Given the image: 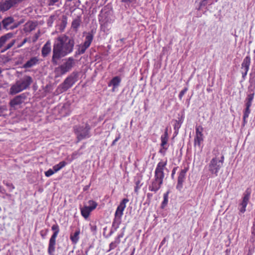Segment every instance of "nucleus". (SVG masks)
Here are the masks:
<instances>
[{"mask_svg":"<svg viewBox=\"0 0 255 255\" xmlns=\"http://www.w3.org/2000/svg\"><path fill=\"white\" fill-rule=\"evenodd\" d=\"M169 192H167L163 195V201L162 202L161 207L164 208L168 203Z\"/></svg>","mask_w":255,"mask_h":255,"instance_id":"473e14b6","label":"nucleus"},{"mask_svg":"<svg viewBox=\"0 0 255 255\" xmlns=\"http://www.w3.org/2000/svg\"><path fill=\"white\" fill-rule=\"evenodd\" d=\"M40 36V31H38L37 33H36L32 39V42H35L37 39H38L39 37Z\"/></svg>","mask_w":255,"mask_h":255,"instance_id":"a19ab883","label":"nucleus"},{"mask_svg":"<svg viewBox=\"0 0 255 255\" xmlns=\"http://www.w3.org/2000/svg\"><path fill=\"white\" fill-rule=\"evenodd\" d=\"M22 0H15V1H16V3H18L19 2L22 1Z\"/></svg>","mask_w":255,"mask_h":255,"instance_id":"052dcab7","label":"nucleus"},{"mask_svg":"<svg viewBox=\"0 0 255 255\" xmlns=\"http://www.w3.org/2000/svg\"><path fill=\"white\" fill-rule=\"evenodd\" d=\"M3 183L8 187L10 192H11L15 188L14 186L11 183L4 180Z\"/></svg>","mask_w":255,"mask_h":255,"instance_id":"f704fd0d","label":"nucleus"},{"mask_svg":"<svg viewBox=\"0 0 255 255\" xmlns=\"http://www.w3.org/2000/svg\"><path fill=\"white\" fill-rule=\"evenodd\" d=\"M66 165V162L64 161L60 162L58 164L55 165L53 167V170L55 172L60 170L61 168L64 167Z\"/></svg>","mask_w":255,"mask_h":255,"instance_id":"7c9ffc66","label":"nucleus"},{"mask_svg":"<svg viewBox=\"0 0 255 255\" xmlns=\"http://www.w3.org/2000/svg\"><path fill=\"white\" fill-rule=\"evenodd\" d=\"M36 25L35 22L28 21L25 24L23 30L25 32H30L35 29Z\"/></svg>","mask_w":255,"mask_h":255,"instance_id":"b1692460","label":"nucleus"},{"mask_svg":"<svg viewBox=\"0 0 255 255\" xmlns=\"http://www.w3.org/2000/svg\"><path fill=\"white\" fill-rule=\"evenodd\" d=\"M2 72L1 68L0 67V74H1Z\"/></svg>","mask_w":255,"mask_h":255,"instance_id":"680f3d73","label":"nucleus"},{"mask_svg":"<svg viewBox=\"0 0 255 255\" xmlns=\"http://www.w3.org/2000/svg\"><path fill=\"white\" fill-rule=\"evenodd\" d=\"M86 255H88V251H86Z\"/></svg>","mask_w":255,"mask_h":255,"instance_id":"0e129e2a","label":"nucleus"},{"mask_svg":"<svg viewBox=\"0 0 255 255\" xmlns=\"http://www.w3.org/2000/svg\"><path fill=\"white\" fill-rule=\"evenodd\" d=\"M125 230V227L122 229V232L115 238V241L110 243L109 245V250L108 251H110L115 249L121 243L120 239L121 238H122L124 236Z\"/></svg>","mask_w":255,"mask_h":255,"instance_id":"412c9836","label":"nucleus"},{"mask_svg":"<svg viewBox=\"0 0 255 255\" xmlns=\"http://www.w3.org/2000/svg\"><path fill=\"white\" fill-rule=\"evenodd\" d=\"M251 113V110L250 109H247L245 108V109L244 111V115H243V122L242 126L244 127L247 123V119L249 117V114Z\"/></svg>","mask_w":255,"mask_h":255,"instance_id":"c756f323","label":"nucleus"},{"mask_svg":"<svg viewBox=\"0 0 255 255\" xmlns=\"http://www.w3.org/2000/svg\"><path fill=\"white\" fill-rule=\"evenodd\" d=\"M115 231H116L115 230V228L112 227V229L111 230V231L110 232L109 234L106 237L108 238V237H110L114 233Z\"/></svg>","mask_w":255,"mask_h":255,"instance_id":"3c124183","label":"nucleus"},{"mask_svg":"<svg viewBox=\"0 0 255 255\" xmlns=\"http://www.w3.org/2000/svg\"><path fill=\"white\" fill-rule=\"evenodd\" d=\"M188 90L187 88H185L184 89H183L179 93V98L180 99H181L182 97L184 96V95L186 93V92Z\"/></svg>","mask_w":255,"mask_h":255,"instance_id":"58836bf2","label":"nucleus"},{"mask_svg":"<svg viewBox=\"0 0 255 255\" xmlns=\"http://www.w3.org/2000/svg\"><path fill=\"white\" fill-rule=\"evenodd\" d=\"M82 154V153L79 152V150L74 152L72 154V157L73 159L77 158L79 156Z\"/></svg>","mask_w":255,"mask_h":255,"instance_id":"4c0bfd02","label":"nucleus"},{"mask_svg":"<svg viewBox=\"0 0 255 255\" xmlns=\"http://www.w3.org/2000/svg\"><path fill=\"white\" fill-rule=\"evenodd\" d=\"M32 82V79L30 76H24L23 78L16 81V82L11 86L9 89V94L12 95H15L26 89L29 87Z\"/></svg>","mask_w":255,"mask_h":255,"instance_id":"20e7f679","label":"nucleus"},{"mask_svg":"<svg viewBox=\"0 0 255 255\" xmlns=\"http://www.w3.org/2000/svg\"><path fill=\"white\" fill-rule=\"evenodd\" d=\"M135 1H136V0H121V1L122 2L127 3V4H129V3H132L133 2H135Z\"/></svg>","mask_w":255,"mask_h":255,"instance_id":"de8ad7c7","label":"nucleus"},{"mask_svg":"<svg viewBox=\"0 0 255 255\" xmlns=\"http://www.w3.org/2000/svg\"><path fill=\"white\" fill-rule=\"evenodd\" d=\"M91 127L90 125L86 123L85 126H75L74 127V132L77 136L78 141L83 140L85 138L90 137V130Z\"/></svg>","mask_w":255,"mask_h":255,"instance_id":"423d86ee","label":"nucleus"},{"mask_svg":"<svg viewBox=\"0 0 255 255\" xmlns=\"http://www.w3.org/2000/svg\"><path fill=\"white\" fill-rule=\"evenodd\" d=\"M2 190L5 192V189H3L1 186H0V192H2Z\"/></svg>","mask_w":255,"mask_h":255,"instance_id":"4d7b16f0","label":"nucleus"},{"mask_svg":"<svg viewBox=\"0 0 255 255\" xmlns=\"http://www.w3.org/2000/svg\"><path fill=\"white\" fill-rule=\"evenodd\" d=\"M16 4L15 0H7L0 3V11H5Z\"/></svg>","mask_w":255,"mask_h":255,"instance_id":"aec40b11","label":"nucleus"},{"mask_svg":"<svg viewBox=\"0 0 255 255\" xmlns=\"http://www.w3.org/2000/svg\"><path fill=\"white\" fill-rule=\"evenodd\" d=\"M66 18L65 17L64 19H63L62 21V24L61 25V27H62V29H64L65 27H66L67 22H66Z\"/></svg>","mask_w":255,"mask_h":255,"instance_id":"49530a36","label":"nucleus"},{"mask_svg":"<svg viewBox=\"0 0 255 255\" xmlns=\"http://www.w3.org/2000/svg\"><path fill=\"white\" fill-rule=\"evenodd\" d=\"M207 0H202L200 2V6H205L207 4Z\"/></svg>","mask_w":255,"mask_h":255,"instance_id":"603ef678","label":"nucleus"},{"mask_svg":"<svg viewBox=\"0 0 255 255\" xmlns=\"http://www.w3.org/2000/svg\"><path fill=\"white\" fill-rule=\"evenodd\" d=\"M12 36V33H8L0 37V49L3 47V49L1 50V52H4L13 46L16 41V40L15 39H12L9 43L4 45L5 43L8 41V40L11 38Z\"/></svg>","mask_w":255,"mask_h":255,"instance_id":"9d476101","label":"nucleus"},{"mask_svg":"<svg viewBox=\"0 0 255 255\" xmlns=\"http://www.w3.org/2000/svg\"><path fill=\"white\" fill-rule=\"evenodd\" d=\"M115 19L112 16L107 15L104 19L100 20L101 30L108 34L112 28V24L114 22Z\"/></svg>","mask_w":255,"mask_h":255,"instance_id":"9b49d317","label":"nucleus"},{"mask_svg":"<svg viewBox=\"0 0 255 255\" xmlns=\"http://www.w3.org/2000/svg\"><path fill=\"white\" fill-rule=\"evenodd\" d=\"M134 251H135V248H134V249H133V251H132V253H134Z\"/></svg>","mask_w":255,"mask_h":255,"instance_id":"e2e57ef3","label":"nucleus"},{"mask_svg":"<svg viewBox=\"0 0 255 255\" xmlns=\"http://www.w3.org/2000/svg\"><path fill=\"white\" fill-rule=\"evenodd\" d=\"M2 193H3V194H5V195L7 197H10L11 196V195L9 194H8V193H6V192L4 191L3 190H2V192H1Z\"/></svg>","mask_w":255,"mask_h":255,"instance_id":"6e6d98bb","label":"nucleus"},{"mask_svg":"<svg viewBox=\"0 0 255 255\" xmlns=\"http://www.w3.org/2000/svg\"><path fill=\"white\" fill-rule=\"evenodd\" d=\"M178 167H175L173 168V169L172 170V173H171V178L173 179L174 175L176 173V170L177 169Z\"/></svg>","mask_w":255,"mask_h":255,"instance_id":"09e8293b","label":"nucleus"},{"mask_svg":"<svg viewBox=\"0 0 255 255\" xmlns=\"http://www.w3.org/2000/svg\"><path fill=\"white\" fill-rule=\"evenodd\" d=\"M121 78L118 76H116L114 77L111 81H110V83L109 84V86H110L111 85H112L113 86V91L114 90V88L117 87L121 83Z\"/></svg>","mask_w":255,"mask_h":255,"instance_id":"bb28decb","label":"nucleus"},{"mask_svg":"<svg viewBox=\"0 0 255 255\" xmlns=\"http://www.w3.org/2000/svg\"><path fill=\"white\" fill-rule=\"evenodd\" d=\"M90 186V184L88 185H86L85 186L84 188H83V190L84 191H87L89 189V187Z\"/></svg>","mask_w":255,"mask_h":255,"instance_id":"5fc2aeb1","label":"nucleus"},{"mask_svg":"<svg viewBox=\"0 0 255 255\" xmlns=\"http://www.w3.org/2000/svg\"><path fill=\"white\" fill-rule=\"evenodd\" d=\"M81 23V19L79 16L77 17L74 19L72 22V28L74 29L76 31H77Z\"/></svg>","mask_w":255,"mask_h":255,"instance_id":"cd10ccee","label":"nucleus"},{"mask_svg":"<svg viewBox=\"0 0 255 255\" xmlns=\"http://www.w3.org/2000/svg\"><path fill=\"white\" fill-rule=\"evenodd\" d=\"M27 41V39L26 38H24L22 42L17 45V48H20L22 47L26 42Z\"/></svg>","mask_w":255,"mask_h":255,"instance_id":"c03bdc74","label":"nucleus"},{"mask_svg":"<svg viewBox=\"0 0 255 255\" xmlns=\"http://www.w3.org/2000/svg\"><path fill=\"white\" fill-rule=\"evenodd\" d=\"M251 64V58L249 56H246L242 63V69L244 71H249Z\"/></svg>","mask_w":255,"mask_h":255,"instance_id":"393cba45","label":"nucleus"},{"mask_svg":"<svg viewBox=\"0 0 255 255\" xmlns=\"http://www.w3.org/2000/svg\"><path fill=\"white\" fill-rule=\"evenodd\" d=\"M251 194V189L247 188L243 195V197L241 203L239 204V210L240 213L243 214L246 210V207L249 201Z\"/></svg>","mask_w":255,"mask_h":255,"instance_id":"f8f14e48","label":"nucleus"},{"mask_svg":"<svg viewBox=\"0 0 255 255\" xmlns=\"http://www.w3.org/2000/svg\"><path fill=\"white\" fill-rule=\"evenodd\" d=\"M76 60L73 57L65 59L63 63L54 69L55 78L60 77L70 72L76 65Z\"/></svg>","mask_w":255,"mask_h":255,"instance_id":"7ed1b4c3","label":"nucleus"},{"mask_svg":"<svg viewBox=\"0 0 255 255\" xmlns=\"http://www.w3.org/2000/svg\"><path fill=\"white\" fill-rule=\"evenodd\" d=\"M224 160V156H222L221 159H219L217 157V155H216L215 157L211 160L209 164L208 167L209 171L212 174L217 176L220 169L223 166Z\"/></svg>","mask_w":255,"mask_h":255,"instance_id":"0eeeda50","label":"nucleus"},{"mask_svg":"<svg viewBox=\"0 0 255 255\" xmlns=\"http://www.w3.org/2000/svg\"><path fill=\"white\" fill-rule=\"evenodd\" d=\"M82 216L85 218L87 219L90 213L92 211L87 205H85L83 207L80 208Z\"/></svg>","mask_w":255,"mask_h":255,"instance_id":"a878e982","label":"nucleus"},{"mask_svg":"<svg viewBox=\"0 0 255 255\" xmlns=\"http://www.w3.org/2000/svg\"><path fill=\"white\" fill-rule=\"evenodd\" d=\"M248 71H244L243 70L242 73V77L244 79H245L247 75V73H248Z\"/></svg>","mask_w":255,"mask_h":255,"instance_id":"8fccbe9b","label":"nucleus"},{"mask_svg":"<svg viewBox=\"0 0 255 255\" xmlns=\"http://www.w3.org/2000/svg\"><path fill=\"white\" fill-rule=\"evenodd\" d=\"M51 229L54 233L49 240L48 249V253L49 255H53L55 250L56 238L59 232V228L57 224L52 225Z\"/></svg>","mask_w":255,"mask_h":255,"instance_id":"1a4fd4ad","label":"nucleus"},{"mask_svg":"<svg viewBox=\"0 0 255 255\" xmlns=\"http://www.w3.org/2000/svg\"><path fill=\"white\" fill-rule=\"evenodd\" d=\"M94 35L92 31L88 32L85 37V40L83 44L78 45V48L75 52V55H80L84 54L93 41Z\"/></svg>","mask_w":255,"mask_h":255,"instance_id":"6e6552de","label":"nucleus"},{"mask_svg":"<svg viewBox=\"0 0 255 255\" xmlns=\"http://www.w3.org/2000/svg\"><path fill=\"white\" fill-rule=\"evenodd\" d=\"M130 255H133V253H131V254H130Z\"/></svg>","mask_w":255,"mask_h":255,"instance_id":"69168bd1","label":"nucleus"},{"mask_svg":"<svg viewBox=\"0 0 255 255\" xmlns=\"http://www.w3.org/2000/svg\"><path fill=\"white\" fill-rule=\"evenodd\" d=\"M80 233V230H77L73 235H71L70 239L72 243L76 244L79 240V235Z\"/></svg>","mask_w":255,"mask_h":255,"instance_id":"c85d7f7f","label":"nucleus"},{"mask_svg":"<svg viewBox=\"0 0 255 255\" xmlns=\"http://www.w3.org/2000/svg\"><path fill=\"white\" fill-rule=\"evenodd\" d=\"M51 51V42L49 40L46 41L41 49V54L43 57H46Z\"/></svg>","mask_w":255,"mask_h":255,"instance_id":"4be33fe9","label":"nucleus"},{"mask_svg":"<svg viewBox=\"0 0 255 255\" xmlns=\"http://www.w3.org/2000/svg\"><path fill=\"white\" fill-rule=\"evenodd\" d=\"M249 92L250 93L248 94L247 97L245 100V106L246 108L250 109L251 106H252V101L254 98L255 93H254V89L255 87L253 88H252V86H249Z\"/></svg>","mask_w":255,"mask_h":255,"instance_id":"6ab92c4d","label":"nucleus"},{"mask_svg":"<svg viewBox=\"0 0 255 255\" xmlns=\"http://www.w3.org/2000/svg\"><path fill=\"white\" fill-rule=\"evenodd\" d=\"M74 44V39L65 34H62L55 38L53 46L52 63L54 65H58V61L62 57L73 51Z\"/></svg>","mask_w":255,"mask_h":255,"instance_id":"f257e3e1","label":"nucleus"},{"mask_svg":"<svg viewBox=\"0 0 255 255\" xmlns=\"http://www.w3.org/2000/svg\"><path fill=\"white\" fill-rule=\"evenodd\" d=\"M14 19L12 17H7L2 21L3 27L7 30L13 29L18 26V24H11L13 23Z\"/></svg>","mask_w":255,"mask_h":255,"instance_id":"a211bd4d","label":"nucleus"},{"mask_svg":"<svg viewBox=\"0 0 255 255\" xmlns=\"http://www.w3.org/2000/svg\"><path fill=\"white\" fill-rule=\"evenodd\" d=\"M26 99V95L23 93L18 95L12 99L9 103L11 107H14L16 106L19 105L23 103Z\"/></svg>","mask_w":255,"mask_h":255,"instance_id":"dca6fc26","label":"nucleus"},{"mask_svg":"<svg viewBox=\"0 0 255 255\" xmlns=\"http://www.w3.org/2000/svg\"><path fill=\"white\" fill-rule=\"evenodd\" d=\"M129 201V200L128 198H124L121 202L120 205L118 206L117 209L118 210H122L123 211H124L126 207V204Z\"/></svg>","mask_w":255,"mask_h":255,"instance_id":"2f4dec72","label":"nucleus"},{"mask_svg":"<svg viewBox=\"0 0 255 255\" xmlns=\"http://www.w3.org/2000/svg\"><path fill=\"white\" fill-rule=\"evenodd\" d=\"M59 0H48L49 5H53L56 2H58Z\"/></svg>","mask_w":255,"mask_h":255,"instance_id":"a18cd8bd","label":"nucleus"},{"mask_svg":"<svg viewBox=\"0 0 255 255\" xmlns=\"http://www.w3.org/2000/svg\"><path fill=\"white\" fill-rule=\"evenodd\" d=\"M165 241H166L165 238H164V239L162 240V241L161 242V245H163L164 244V243H165Z\"/></svg>","mask_w":255,"mask_h":255,"instance_id":"13d9d810","label":"nucleus"},{"mask_svg":"<svg viewBox=\"0 0 255 255\" xmlns=\"http://www.w3.org/2000/svg\"><path fill=\"white\" fill-rule=\"evenodd\" d=\"M166 165L167 161H161L158 163L155 170L154 179L149 186L150 191L156 192L160 188L165 176L164 170H167Z\"/></svg>","mask_w":255,"mask_h":255,"instance_id":"f03ea898","label":"nucleus"},{"mask_svg":"<svg viewBox=\"0 0 255 255\" xmlns=\"http://www.w3.org/2000/svg\"><path fill=\"white\" fill-rule=\"evenodd\" d=\"M136 186L134 188V191L135 192H137L138 191V190L140 188V187L141 186V184H140V181L139 180H137L135 182Z\"/></svg>","mask_w":255,"mask_h":255,"instance_id":"ea45409f","label":"nucleus"},{"mask_svg":"<svg viewBox=\"0 0 255 255\" xmlns=\"http://www.w3.org/2000/svg\"><path fill=\"white\" fill-rule=\"evenodd\" d=\"M196 135L194 137V146H200L201 143L203 141L204 135L203 134V128L201 126H196L195 127Z\"/></svg>","mask_w":255,"mask_h":255,"instance_id":"ddd939ff","label":"nucleus"},{"mask_svg":"<svg viewBox=\"0 0 255 255\" xmlns=\"http://www.w3.org/2000/svg\"><path fill=\"white\" fill-rule=\"evenodd\" d=\"M40 62V60L38 56L32 57L23 65L22 67L25 69L30 68L38 65Z\"/></svg>","mask_w":255,"mask_h":255,"instance_id":"f3484780","label":"nucleus"},{"mask_svg":"<svg viewBox=\"0 0 255 255\" xmlns=\"http://www.w3.org/2000/svg\"><path fill=\"white\" fill-rule=\"evenodd\" d=\"M147 197L149 198V197H151V196H152V194H150V193H148V194H147Z\"/></svg>","mask_w":255,"mask_h":255,"instance_id":"bf43d9fd","label":"nucleus"},{"mask_svg":"<svg viewBox=\"0 0 255 255\" xmlns=\"http://www.w3.org/2000/svg\"><path fill=\"white\" fill-rule=\"evenodd\" d=\"M90 230L91 231V232H92L93 233L95 234L97 232V226L95 224H90Z\"/></svg>","mask_w":255,"mask_h":255,"instance_id":"c9c22d12","label":"nucleus"},{"mask_svg":"<svg viewBox=\"0 0 255 255\" xmlns=\"http://www.w3.org/2000/svg\"><path fill=\"white\" fill-rule=\"evenodd\" d=\"M78 74L77 72L74 71L69 75L60 84L57 90L60 93H63L70 89L77 81Z\"/></svg>","mask_w":255,"mask_h":255,"instance_id":"39448f33","label":"nucleus"},{"mask_svg":"<svg viewBox=\"0 0 255 255\" xmlns=\"http://www.w3.org/2000/svg\"><path fill=\"white\" fill-rule=\"evenodd\" d=\"M123 212L124 211L118 210V209H117L116 211L115 217L112 223L113 228H115V231H117L121 223V218L123 215Z\"/></svg>","mask_w":255,"mask_h":255,"instance_id":"4468645a","label":"nucleus"},{"mask_svg":"<svg viewBox=\"0 0 255 255\" xmlns=\"http://www.w3.org/2000/svg\"><path fill=\"white\" fill-rule=\"evenodd\" d=\"M121 135L119 134L118 136L115 138V140H113L111 144V146H114L116 144V142L120 139Z\"/></svg>","mask_w":255,"mask_h":255,"instance_id":"37998d69","label":"nucleus"},{"mask_svg":"<svg viewBox=\"0 0 255 255\" xmlns=\"http://www.w3.org/2000/svg\"><path fill=\"white\" fill-rule=\"evenodd\" d=\"M167 149H165V148H163L162 147L160 149L159 152L162 153V154H163V155H164Z\"/></svg>","mask_w":255,"mask_h":255,"instance_id":"864d4df0","label":"nucleus"},{"mask_svg":"<svg viewBox=\"0 0 255 255\" xmlns=\"http://www.w3.org/2000/svg\"><path fill=\"white\" fill-rule=\"evenodd\" d=\"M55 171L53 169H49L47 171L45 172V175L47 177H49L53 175L55 173Z\"/></svg>","mask_w":255,"mask_h":255,"instance_id":"e433bc0d","label":"nucleus"},{"mask_svg":"<svg viewBox=\"0 0 255 255\" xmlns=\"http://www.w3.org/2000/svg\"><path fill=\"white\" fill-rule=\"evenodd\" d=\"M168 129L166 128L165 130L164 133L161 136V147L168 149V146L167 145V141L168 140Z\"/></svg>","mask_w":255,"mask_h":255,"instance_id":"5701e85b","label":"nucleus"},{"mask_svg":"<svg viewBox=\"0 0 255 255\" xmlns=\"http://www.w3.org/2000/svg\"><path fill=\"white\" fill-rule=\"evenodd\" d=\"M88 203L89 206H87V207H89V208H90L92 211L96 209L98 205L97 203L92 200H89Z\"/></svg>","mask_w":255,"mask_h":255,"instance_id":"72a5a7b5","label":"nucleus"},{"mask_svg":"<svg viewBox=\"0 0 255 255\" xmlns=\"http://www.w3.org/2000/svg\"><path fill=\"white\" fill-rule=\"evenodd\" d=\"M187 171V169H182L179 174L176 188L178 190L180 191H181L182 189L183 188V183L184 182L185 179V176Z\"/></svg>","mask_w":255,"mask_h":255,"instance_id":"2eb2a0df","label":"nucleus"},{"mask_svg":"<svg viewBox=\"0 0 255 255\" xmlns=\"http://www.w3.org/2000/svg\"><path fill=\"white\" fill-rule=\"evenodd\" d=\"M181 127V124L177 121H175V124H174V129L175 130H178L179 128Z\"/></svg>","mask_w":255,"mask_h":255,"instance_id":"79ce46f5","label":"nucleus"}]
</instances>
